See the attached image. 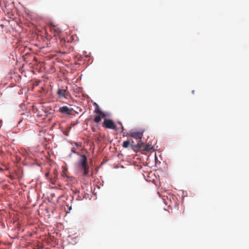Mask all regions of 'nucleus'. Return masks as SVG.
<instances>
[{
    "label": "nucleus",
    "instance_id": "12",
    "mask_svg": "<svg viewBox=\"0 0 249 249\" xmlns=\"http://www.w3.org/2000/svg\"><path fill=\"white\" fill-rule=\"evenodd\" d=\"M121 128L122 129V132H123L124 130V126L122 125L121 126Z\"/></svg>",
    "mask_w": 249,
    "mask_h": 249
},
{
    "label": "nucleus",
    "instance_id": "6",
    "mask_svg": "<svg viewBox=\"0 0 249 249\" xmlns=\"http://www.w3.org/2000/svg\"><path fill=\"white\" fill-rule=\"evenodd\" d=\"M143 136V132L131 131L129 132V136L136 139H141Z\"/></svg>",
    "mask_w": 249,
    "mask_h": 249
},
{
    "label": "nucleus",
    "instance_id": "11",
    "mask_svg": "<svg viewBox=\"0 0 249 249\" xmlns=\"http://www.w3.org/2000/svg\"><path fill=\"white\" fill-rule=\"evenodd\" d=\"M9 178H11V179H13L14 178L12 176L10 175L9 176Z\"/></svg>",
    "mask_w": 249,
    "mask_h": 249
},
{
    "label": "nucleus",
    "instance_id": "2",
    "mask_svg": "<svg viewBox=\"0 0 249 249\" xmlns=\"http://www.w3.org/2000/svg\"><path fill=\"white\" fill-rule=\"evenodd\" d=\"M94 112L97 114L94 119V122L96 123H100L102 118H105L107 116L106 113L103 112L98 108L94 110Z\"/></svg>",
    "mask_w": 249,
    "mask_h": 249
},
{
    "label": "nucleus",
    "instance_id": "5",
    "mask_svg": "<svg viewBox=\"0 0 249 249\" xmlns=\"http://www.w3.org/2000/svg\"><path fill=\"white\" fill-rule=\"evenodd\" d=\"M59 111L63 114L72 115L74 110L67 106H63L59 108Z\"/></svg>",
    "mask_w": 249,
    "mask_h": 249
},
{
    "label": "nucleus",
    "instance_id": "15",
    "mask_svg": "<svg viewBox=\"0 0 249 249\" xmlns=\"http://www.w3.org/2000/svg\"><path fill=\"white\" fill-rule=\"evenodd\" d=\"M118 124H120L121 126H122V125H123V124H122V123H121V122H118Z\"/></svg>",
    "mask_w": 249,
    "mask_h": 249
},
{
    "label": "nucleus",
    "instance_id": "16",
    "mask_svg": "<svg viewBox=\"0 0 249 249\" xmlns=\"http://www.w3.org/2000/svg\"><path fill=\"white\" fill-rule=\"evenodd\" d=\"M75 145L77 146H78V143L77 142L75 143Z\"/></svg>",
    "mask_w": 249,
    "mask_h": 249
},
{
    "label": "nucleus",
    "instance_id": "4",
    "mask_svg": "<svg viewBox=\"0 0 249 249\" xmlns=\"http://www.w3.org/2000/svg\"><path fill=\"white\" fill-rule=\"evenodd\" d=\"M59 98L67 99L70 96V94L68 90V88L66 87L65 89H59L57 91Z\"/></svg>",
    "mask_w": 249,
    "mask_h": 249
},
{
    "label": "nucleus",
    "instance_id": "1",
    "mask_svg": "<svg viewBox=\"0 0 249 249\" xmlns=\"http://www.w3.org/2000/svg\"><path fill=\"white\" fill-rule=\"evenodd\" d=\"M71 151L72 153L77 154L80 156L76 164L77 167L79 171L83 172L84 176H88L89 174V165L86 156L84 154L80 155L79 152L76 151L74 147H73Z\"/></svg>",
    "mask_w": 249,
    "mask_h": 249
},
{
    "label": "nucleus",
    "instance_id": "7",
    "mask_svg": "<svg viewBox=\"0 0 249 249\" xmlns=\"http://www.w3.org/2000/svg\"><path fill=\"white\" fill-rule=\"evenodd\" d=\"M49 26L50 28L49 30H50V31L56 32L59 31V30H60L57 25H55L53 23H51Z\"/></svg>",
    "mask_w": 249,
    "mask_h": 249
},
{
    "label": "nucleus",
    "instance_id": "14",
    "mask_svg": "<svg viewBox=\"0 0 249 249\" xmlns=\"http://www.w3.org/2000/svg\"><path fill=\"white\" fill-rule=\"evenodd\" d=\"M45 176H46V177H48L49 176V173H46L45 174Z\"/></svg>",
    "mask_w": 249,
    "mask_h": 249
},
{
    "label": "nucleus",
    "instance_id": "10",
    "mask_svg": "<svg viewBox=\"0 0 249 249\" xmlns=\"http://www.w3.org/2000/svg\"><path fill=\"white\" fill-rule=\"evenodd\" d=\"M152 147L150 146V145H147L145 148V150L146 151H148L149 150L152 149Z\"/></svg>",
    "mask_w": 249,
    "mask_h": 249
},
{
    "label": "nucleus",
    "instance_id": "3",
    "mask_svg": "<svg viewBox=\"0 0 249 249\" xmlns=\"http://www.w3.org/2000/svg\"><path fill=\"white\" fill-rule=\"evenodd\" d=\"M103 126L108 129H111L115 131L118 130L115 123L110 119H105L103 123Z\"/></svg>",
    "mask_w": 249,
    "mask_h": 249
},
{
    "label": "nucleus",
    "instance_id": "13",
    "mask_svg": "<svg viewBox=\"0 0 249 249\" xmlns=\"http://www.w3.org/2000/svg\"><path fill=\"white\" fill-rule=\"evenodd\" d=\"M3 171H4V169H2V168H0V171H1V172H3Z\"/></svg>",
    "mask_w": 249,
    "mask_h": 249
},
{
    "label": "nucleus",
    "instance_id": "9",
    "mask_svg": "<svg viewBox=\"0 0 249 249\" xmlns=\"http://www.w3.org/2000/svg\"><path fill=\"white\" fill-rule=\"evenodd\" d=\"M130 142L128 141H124L123 143V147L126 148L130 145Z\"/></svg>",
    "mask_w": 249,
    "mask_h": 249
},
{
    "label": "nucleus",
    "instance_id": "8",
    "mask_svg": "<svg viewBox=\"0 0 249 249\" xmlns=\"http://www.w3.org/2000/svg\"><path fill=\"white\" fill-rule=\"evenodd\" d=\"M74 39V36L73 35H71V36H70V37L69 36H67L65 39V41L68 42H71Z\"/></svg>",
    "mask_w": 249,
    "mask_h": 249
}]
</instances>
